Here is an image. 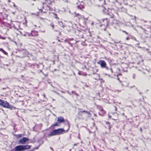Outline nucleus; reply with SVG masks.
Masks as SVG:
<instances>
[{"instance_id": "nucleus-21", "label": "nucleus", "mask_w": 151, "mask_h": 151, "mask_svg": "<svg viewBox=\"0 0 151 151\" xmlns=\"http://www.w3.org/2000/svg\"><path fill=\"white\" fill-rule=\"evenodd\" d=\"M16 137L17 138H20L22 137V135L21 134H17L16 135Z\"/></svg>"}, {"instance_id": "nucleus-58", "label": "nucleus", "mask_w": 151, "mask_h": 151, "mask_svg": "<svg viewBox=\"0 0 151 151\" xmlns=\"http://www.w3.org/2000/svg\"><path fill=\"white\" fill-rule=\"evenodd\" d=\"M77 42H78L77 41H76L75 43H76Z\"/></svg>"}, {"instance_id": "nucleus-49", "label": "nucleus", "mask_w": 151, "mask_h": 151, "mask_svg": "<svg viewBox=\"0 0 151 151\" xmlns=\"http://www.w3.org/2000/svg\"><path fill=\"white\" fill-rule=\"evenodd\" d=\"M139 27H140L141 29H143V28H142V27H141V26H140Z\"/></svg>"}, {"instance_id": "nucleus-26", "label": "nucleus", "mask_w": 151, "mask_h": 151, "mask_svg": "<svg viewBox=\"0 0 151 151\" xmlns=\"http://www.w3.org/2000/svg\"><path fill=\"white\" fill-rule=\"evenodd\" d=\"M122 32H124V33H125L127 35H128V36H129V35H130V34H129L127 32H126V31H124V30H123V31H122Z\"/></svg>"}, {"instance_id": "nucleus-48", "label": "nucleus", "mask_w": 151, "mask_h": 151, "mask_svg": "<svg viewBox=\"0 0 151 151\" xmlns=\"http://www.w3.org/2000/svg\"><path fill=\"white\" fill-rule=\"evenodd\" d=\"M9 2H11L10 1V0H8Z\"/></svg>"}, {"instance_id": "nucleus-20", "label": "nucleus", "mask_w": 151, "mask_h": 151, "mask_svg": "<svg viewBox=\"0 0 151 151\" xmlns=\"http://www.w3.org/2000/svg\"><path fill=\"white\" fill-rule=\"evenodd\" d=\"M82 112L86 113L89 115H90L91 114L90 112H89L86 111L85 110H83L82 111Z\"/></svg>"}, {"instance_id": "nucleus-2", "label": "nucleus", "mask_w": 151, "mask_h": 151, "mask_svg": "<svg viewBox=\"0 0 151 151\" xmlns=\"http://www.w3.org/2000/svg\"><path fill=\"white\" fill-rule=\"evenodd\" d=\"M74 16L78 17L79 21L82 22L84 25L86 24V22L88 20L87 18H85L83 16L76 12L74 13Z\"/></svg>"}, {"instance_id": "nucleus-13", "label": "nucleus", "mask_w": 151, "mask_h": 151, "mask_svg": "<svg viewBox=\"0 0 151 151\" xmlns=\"http://www.w3.org/2000/svg\"><path fill=\"white\" fill-rule=\"evenodd\" d=\"M105 113V111L103 109L100 111L99 114V115L103 116Z\"/></svg>"}, {"instance_id": "nucleus-40", "label": "nucleus", "mask_w": 151, "mask_h": 151, "mask_svg": "<svg viewBox=\"0 0 151 151\" xmlns=\"http://www.w3.org/2000/svg\"><path fill=\"white\" fill-rule=\"evenodd\" d=\"M111 11L112 12H114V9H112L111 10Z\"/></svg>"}, {"instance_id": "nucleus-24", "label": "nucleus", "mask_w": 151, "mask_h": 151, "mask_svg": "<svg viewBox=\"0 0 151 151\" xmlns=\"http://www.w3.org/2000/svg\"><path fill=\"white\" fill-rule=\"evenodd\" d=\"M71 93L73 94H75L76 95L78 96V95L77 94V93H76V92L75 91H72L71 92Z\"/></svg>"}, {"instance_id": "nucleus-10", "label": "nucleus", "mask_w": 151, "mask_h": 151, "mask_svg": "<svg viewBox=\"0 0 151 151\" xmlns=\"http://www.w3.org/2000/svg\"><path fill=\"white\" fill-rule=\"evenodd\" d=\"M15 151H21L23 150L22 145L17 146L15 147Z\"/></svg>"}, {"instance_id": "nucleus-63", "label": "nucleus", "mask_w": 151, "mask_h": 151, "mask_svg": "<svg viewBox=\"0 0 151 151\" xmlns=\"http://www.w3.org/2000/svg\"><path fill=\"white\" fill-rule=\"evenodd\" d=\"M1 79L0 78V81H1Z\"/></svg>"}, {"instance_id": "nucleus-46", "label": "nucleus", "mask_w": 151, "mask_h": 151, "mask_svg": "<svg viewBox=\"0 0 151 151\" xmlns=\"http://www.w3.org/2000/svg\"><path fill=\"white\" fill-rule=\"evenodd\" d=\"M110 70H111V72H112V73L113 71H112V69H110Z\"/></svg>"}, {"instance_id": "nucleus-34", "label": "nucleus", "mask_w": 151, "mask_h": 151, "mask_svg": "<svg viewBox=\"0 0 151 151\" xmlns=\"http://www.w3.org/2000/svg\"><path fill=\"white\" fill-rule=\"evenodd\" d=\"M110 16L111 18H113L114 16V14H112L110 15Z\"/></svg>"}, {"instance_id": "nucleus-3", "label": "nucleus", "mask_w": 151, "mask_h": 151, "mask_svg": "<svg viewBox=\"0 0 151 151\" xmlns=\"http://www.w3.org/2000/svg\"><path fill=\"white\" fill-rule=\"evenodd\" d=\"M64 131V130L62 128L54 129L48 135V136L50 137L55 135H60L62 134Z\"/></svg>"}, {"instance_id": "nucleus-9", "label": "nucleus", "mask_w": 151, "mask_h": 151, "mask_svg": "<svg viewBox=\"0 0 151 151\" xmlns=\"http://www.w3.org/2000/svg\"><path fill=\"white\" fill-rule=\"evenodd\" d=\"M31 37H37L38 35V32L35 30L32 31L30 33Z\"/></svg>"}, {"instance_id": "nucleus-31", "label": "nucleus", "mask_w": 151, "mask_h": 151, "mask_svg": "<svg viewBox=\"0 0 151 151\" xmlns=\"http://www.w3.org/2000/svg\"><path fill=\"white\" fill-rule=\"evenodd\" d=\"M82 75L85 76H86L87 75V74L86 73H83Z\"/></svg>"}, {"instance_id": "nucleus-36", "label": "nucleus", "mask_w": 151, "mask_h": 151, "mask_svg": "<svg viewBox=\"0 0 151 151\" xmlns=\"http://www.w3.org/2000/svg\"><path fill=\"white\" fill-rule=\"evenodd\" d=\"M2 101L3 100L0 99V105H1V103L2 102Z\"/></svg>"}, {"instance_id": "nucleus-28", "label": "nucleus", "mask_w": 151, "mask_h": 151, "mask_svg": "<svg viewBox=\"0 0 151 151\" xmlns=\"http://www.w3.org/2000/svg\"><path fill=\"white\" fill-rule=\"evenodd\" d=\"M65 42H68V43L69 42H70V40L68 39H66L65 40Z\"/></svg>"}, {"instance_id": "nucleus-44", "label": "nucleus", "mask_w": 151, "mask_h": 151, "mask_svg": "<svg viewBox=\"0 0 151 151\" xmlns=\"http://www.w3.org/2000/svg\"><path fill=\"white\" fill-rule=\"evenodd\" d=\"M109 118H110L111 116L109 114Z\"/></svg>"}, {"instance_id": "nucleus-6", "label": "nucleus", "mask_w": 151, "mask_h": 151, "mask_svg": "<svg viewBox=\"0 0 151 151\" xmlns=\"http://www.w3.org/2000/svg\"><path fill=\"white\" fill-rule=\"evenodd\" d=\"M29 140V139L26 137H24L20 139L19 141V144H25L27 141Z\"/></svg>"}, {"instance_id": "nucleus-5", "label": "nucleus", "mask_w": 151, "mask_h": 151, "mask_svg": "<svg viewBox=\"0 0 151 151\" xmlns=\"http://www.w3.org/2000/svg\"><path fill=\"white\" fill-rule=\"evenodd\" d=\"M101 26H104V28H103L102 29L105 30L106 27L108 25L109 23L107 19L106 18L103 19L101 22Z\"/></svg>"}, {"instance_id": "nucleus-62", "label": "nucleus", "mask_w": 151, "mask_h": 151, "mask_svg": "<svg viewBox=\"0 0 151 151\" xmlns=\"http://www.w3.org/2000/svg\"><path fill=\"white\" fill-rule=\"evenodd\" d=\"M109 36L110 35V34H109Z\"/></svg>"}, {"instance_id": "nucleus-51", "label": "nucleus", "mask_w": 151, "mask_h": 151, "mask_svg": "<svg viewBox=\"0 0 151 151\" xmlns=\"http://www.w3.org/2000/svg\"><path fill=\"white\" fill-rule=\"evenodd\" d=\"M50 149H51L52 150H53V148H51V147H50Z\"/></svg>"}, {"instance_id": "nucleus-37", "label": "nucleus", "mask_w": 151, "mask_h": 151, "mask_svg": "<svg viewBox=\"0 0 151 151\" xmlns=\"http://www.w3.org/2000/svg\"><path fill=\"white\" fill-rule=\"evenodd\" d=\"M100 27H102L101 28V29L102 30H104V29H102L103 28H104V26H101V25H100Z\"/></svg>"}, {"instance_id": "nucleus-27", "label": "nucleus", "mask_w": 151, "mask_h": 151, "mask_svg": "<svg viewBox=\"0 0 151 151\" xmlns=\"http://www.w3.org/2000/svg\"><path fill=\"white\" fill-rule=\"evenodd\" d=\"M58 123H56L55 124H54L53 125H52V126L54 127L55 126H59V125H58Z\"/></svg>"}, {"instance_id": "nucleus-64", "label": "nucleus", "mask_w": 151, "mask_h": 151, "mask_svg": "<svg viewBox=\"0 0 151 151\" xmlns=\"http://www.w3.org/2000/svg\"><path fill=\"white\" fill-rule=\"evenodd\" d=\"M134 18H136L135 17H134Z\"/></svg>"}, {"instance_id": "nucleus-59", "label": "nucleus", "mask_w": 151, "mask_h": 151, "mask_svg": "<svg viewBox=\"0 0 151 151\" xmlns=\"http://www.w3.org/2000/svg\"><path fill=\"white\" fill-rule=\"evenodd\" d=\"M115 110H116V107H115Z\"/></svg>"}, {"instance_id": "nucleus-33", "label": "nucleus", "mask_w": 151, "mask_h": 151, "mask_svg": "<svg viewBox=\"0 0 151 151\" xmlns=\"http://www.w3.org/2000/svg\"><path fill=\"white\" fill-rule=\"evenodd\" d=\"M68 44H69V45H70V46L71 47H73V44L71 43L70 42H68Z\"/></svg>"}, {"instance_id": "nucleus-43", "label": "nucleus", "mask_w": 151, "mask_h": 151, "mask_svg": "<svg viewBox=\"0 0 151 151\" xmlns=\"http://www.w3.org/2000/svg\"><path fill=\"white\" fill-rule=\"evenodd\" d=\"M93 24H94V23H93V22H92V23H91V24L92 25H93Z\"/></svg>"}, {"instance_id": "nucleus-39", "label": "nucleus", "mask_w": 151, "mask_h": 151, "mask_svg": "<svg viewBox=\"0 0 151 151\" xmlns=\"http://www.w3.org/2000/svg\"><path fill=\"white\" fill-rule=\"evenodd\" d=\"M78 144H79V143H78V144H75L73 146H76Z\"/></svg>"}, {"instance_id": "nucleus-50", "label": "nucleus", "mask_w": 151, "mask_h": 151, "mask_svg": "<svg viewBox=\"0 0 151 151\" xmlns=\"http://www.w3.org/2000/svg\"><path fill=\"white\" fill-rule=\"evenodd\" d=\"M111 127L110 126H109V129H110L111 128Z\"/></svg>"}, {"instance_id": "nucleus-32", "label": "nucleus", "mask_w": 151, "mask_h": 151, "mask_svg": "<svg viewBox=\"0 0 151 151\" xmlns=\"http://www.w3.org/2000/svg\"><path fill=\"white\" fill-rule=\"evenodd\" d=\"M135 77H136L135 74H133V76H132V77H133V78L135 79Z\"/></svg>"}, {"instance_id": "nucleus-42", "label": "nucleus", "mask_w": 151, "mask_h": 151, "mask_svg": "<svg viewBox=\"0 0 151 151\" xmlns=\"http://www.w3.org/2000/svg\"><path fill=\"white\" fill-rule=\"evenodd\" d=\"M43 96L45 98V94H44L43 95Z\"/></svg>"}, {"instance_id": "nucleus-54", "label": "nucleus", "mask_w": 151, "mask_h": 151, "mask_svg": "<svg viewBox=\"0 0 151 151\" xmlns=\"http://www.w3.org/2000/svg\"><path fill=\"white\" fill-rule=\"evenodd\" d=\"M140 131H141V130H142V129L141 128H140Z\"/></svg>"}, {"instance_id": "nucleus-61", "label": "nucleus", "mask_w": 151, "mask_h": 151, "mask_svg": "<svg viewBox=\"0 0 151 151\" xmlns=\"http://www.w3.org/2000/svg\"><path fill=\"white\" fill-rule=\"evenodd\" d=\"M115 13H116V14H117V13H116V12H115Z\"/></svg>"}, {"instance_id": "nucleus-14", "label": "nucleus", "mask_w": 151, "mask_h": 151, "mask_svg": "<svg viewBox=\"0 0 151 151\" xmlns=\"http://www.w3.org/2000/svg\"><path fill=\"white\" fill-rule=\"evenodd\" d=\"M18 26L17 27L15 25H14V28L15 29H17V30H18L19 29H21L20 27V26L19 24H18Z\"/></svg>"}, {"instance_id": "nucleus-45", "label": "nucleus", "mask_w": 151, "mask_h": 151, "mask_svg": "<svg viewBox=\"0 0 151 151\" xmlns=\"http://www.w3.org/2000/svg\"><path fill=\"white\" fill-rule=\"evenodd\" d=\"M41 32H45V31H41Z\"/></svg>"}, {"instance_id": "nucleus-16", "label": "nucleus", "mask_w": 151, "mask_h": 151, "mask_svg": "<svg viewBox=\"0 0 151 151\" xmlns=\"http://www.w3.org/2000/svg\"><path fill=\"white\" fill-rule=\"evenodd\" d=\"M0 51L3 52L4 54L5 55H7V53L5 51H4L3 49L2 48H0Z\"/></svg>"}, {"instance_id": "nucleus-19", "label": "nucleus", "mask_w": 151, "mask_h": 151, "mask_svg": "<svg viewBox=\"0 0 151 151\" xmlns=\"http://www.w3.org/2000/svg\"><path fill=\"white\" fill-rule=\"evenodd\" d=\"M25 36H28V37H31L30 33L26 32L25 33Z\"/></svg>"}, {"instance_id": "nucleus-35", "label": "nucleus", "mask_w": 151, "mask_h": 151, "mask_svg": "<svg viewBox=\"0 0 151 151\" xmlns=\"http://www.w3.org/2000/svg\"><path fill=\"white\" fill-rule=\"evenodd\" d=\"M82 73H81V72L79 71L78 73V74L79 75H82Z\"/></svg>"}, {"instance_id": "nucleus-22", "label": "nucleus", "mask_w": 151, "mask_h": 151, "mask_svg": "<svg viewBox=\"0 0 151 151\" xmlns=\"http://www.w3.org/2000/svg\"><path fill=\"white\" fill-rule=\"evenodd\" d=\"M101 1V6H103L104 4H105V0H102Z\"/></svg>"}, {"instance_id": "nucleus-15", "label": "nucleus", "mask_w": 151, "mask_h": 151, "mask_svg": "<svg viewBox=\"0 0 151 151\" xmlns=\"http://www.w3.org/2000/svg\"><path fill=\"white\" fill-rule=\"evenodd\" d=\"M129 37H130V38L131 39H132V40H134L136 41H137L136 38L135 37H134V36L132 35L131 34L129 35Z\"/></svg>"}, {"instance_id": "nucleus-12", "label": "nucleus", "mask_w": 151, "mask_h": 151, "mask_svg": "<svg viewBox=\"0 0 151 151\" xmlns=\"http://www.w3.org/2000/svg\"><path fill=\"white\" fill-rule=\"evenodd\" d=\"M22 146L23 150L29 149L30 147V146L28 145H22Z\"/></svg>"}, {"instance_id": "nucleus-29", "label": "nucleus", "mask_w": 151, "mask_h": 151, "mask_svg": "<svg viewBox=\"0 0 151 151\" xmlns=\"http://www.w3.org/2000/svg\"><path fill=\"white\" fill-rule=\"evenodd\" d=\"M147 51L151 55V52L148 49H147Z\"/></svg>"}, {"instance_id": "nucleus-38", "label": "nucleus", "mask_w": 151, "mask_h": 151, "mask_svg": "<svg viewBox=\"0 0 151 151\" xmlns=\"http://www.w3.org/2000/svg\"><path fill=\"white\" fill-rule=\"evenodd\" d=\"M25 33L26 32H24V33H22V35L25 36Z\"/></svg>"}, {"instance_id": "nucleus-41", "label": "nucleus", "mask_w": 151, "mask_h": 151, "mask_svg": "<svg viewBox=\"0 0 151 151\" xmlns=\"http://www.w3.org/2000/svg\"><path fill=\"white\" fill-rule=\"evenodd\" d=\"M69 40H70H70H73V38H71V39H69Z\"/></svg>"}, {"instance_id": "nucleus-52", "label": "nucleus", "mask_w": 151, "mask_h": 151, "mask_svg": "<svg viewBox=\"0 0 151 151\" xmlns=\"http://www.w3.org/2000/svg\"><path fill=\"white\" fill-rule=\"evenodd\" d=\"M117 79L118 80H119V81L120 82H121V81H119V78H118Z\"/></svg>"}, {"instance_id": "nucleus-7", "label": "nucleus", "mask_w": 151, "mask_h": 151, "mask_svg": "<svg viewBox=\"0 0 151 151\" xmlns=\"http://www.w3.org/2000/svg\"><path fill=\"white\" fill-rule=\"evenodd\" d=\"M77 8L78 9L82 10L84 8V4L83 2H81L79 1L77 3Z\"/></svg>"}, {"instance_id": "nucleus-55", "label": "nucleus", "mask_w": 151, "mask_h": 151, "mask_svg": "<svg viewBox=\"0 0 151 151\" xmlns=\"http://www.w3.org/2000/svg\"><path fill=\"white\" fill-rule=\"evenodd\" d=\"M68 125L69 126V125H69V123H68Z\"/></svg>"}, {"instance_id": "nucleus-1", "label": "nucleus", "mask_w": 151, "mask_h": 151, "mask_svg": "<svg viewBox=\"0 0 151 151\" xmlns=\"http://www.w3.org/2000/svg\"><path fill=\"white\" fill-rule=\"evenodd\" d=\"M51 3L50 1H47L40 4L38 7V9L40 11L43 13H46L48 11H52L53 9L50 7V5H48V4Z\"/></svg>"}, {"instance_id": "nucleus-53", "label": "nucleus", "mask_w": 151, "mask_h": 151, "mask_svg": "<svg viewBox=\"0 0 151 151\" xmlns=\"http://www.w3.org/2000/svg\"><path fill=\"white\" fill-rule=\"evenodd\" d=\"M79 151H83V150H80Z\"/></svg>"}, {"instance_id": "nucleus-4", "label": "nucleus", "mask_w": 151, "mask_h": 151, "mask_svg": "<svg viewBox=\"0 0 151 151\" xmlns=\"http://www.w3.org/2000/svg\"><path fill=\"white\" fill-rule=\"evenodd\" d=\"M97 63L100 65L101 68H105L107 70H109V68L106 66V64L104 60H99L98 62Z\"/></svg>"}, {"instance_id": "nucleus-60", "label": "nucleus", "mask_w": 151, "mask_h": 151, "mask_svg": "<svg viewBox=\"0 0 151 151\" xmlns=\"http://www.w3.org/2000/svg\"><path fill=\"white\" fill-rule=\"evenodd\" d=\"M94 116H96V114H94Z\"/></svg>"}, {"instance_id": "nucleus-30", "label": "nucleus", "mask_w": 151, "mask_h": 151, "mask_svg": "<svg viewBox=\"0 0 151 151\" xmlns=\"http://www.w3.org/2000/svg\"><path fill=\"white\" fill-rule=\"evenodd\" d=\"M130 37H129V36L128 37H127L126 38V40H129V39H130Z\"/></svg>"}, {"instance_id": "nucleus-47", "label": "nucleus", "mask_w": 151, "mask_h": 151, "mask_svg": "<svg viewBox=\"0 0 151 151\" xmlns=\"http://www.w3.org/2000/svg\"><path fill=\"white\" fill-rule=\"evenodd\" d=\"M56 15V16L55 17V18H58L57 17L56 15Z\"/></svg>"}, {"instance_id": "nucleus-8", "label": "nucleus", "mask_w": 151, "mask_h": 151, "mask_svg": "<svg viewBox=\"0 0 151 151\" xmlns=\"http://www.w3.org/2000/svg\"><path fill=\"white\" fill-rule=\"evenodd\" d=\"M1 105L3 106L4 107L7 108H10V106L9 104L6 101H3Z\"/></svg>"}, {"instance_id": "nucleus-56", "label": "nucleus", "mask_w": 151, "mask_h": 151, "mask_svg": "<svg viewBox=\"0 0 151 151\" xmlns=\"http://www.w3.org/2000/svg\"><path fill=\"white\" fill-rule=\"evenodd\" d=\"M86 87H88V86H87V85H86Z\"/></svg>"}, {"instance_id": "nucleus-23", "label": "nucleus", "mask_w": 151, "mask_h": 151, "mask_svg": "<svg viewBox=\"0 0 151 151\" xmlns=\"http://www.w3.org/2000/svg\"><path fill=\"white\" fill-rule=\"evenodd\" d=\"M97 108L100 110V111L103 109L102 107L100 106H97Z\"/></svg>"}, {"instance_id": "nucleus-11", "label": "nucleus", "mask_w": 151, "mask_h": 151, "mask_svg": "<svg viewBox=\"0 0 151 151\" xmlns=\"http://www.w3.org/2000/svg\"><path fill=\"white\" fill-rule=\"evenodd\" d=\"M57 121L58 123H63L64 122V119L63 117L60 116L58 118Z\"/></svg>"}, {"instance_id": "nucleus-57", "label": "nucleus", "mask_w": 151, "mask_h": 151, "mask_svg": "<svg viewBox=\"0 0 151 151\" xmlns=\"http://www.w3.org/2000/svg\"><path fill=\"white\" fill-rule=\"evenodd\" d=\"M150 29H151V26L150 27Z\"/></svg>"}, {"instance_id": "nucleus-18", "label": "nucleus", "mask_w": 151, "mask_h": 151, "mask_svg": "<svg viewBox=\"0 0 151 151\" xmlns=\"http://www.w3.org/2000/svg\"><path fill=\"white\" fill-rule=\"evenodd\" d=\"M58 23H59V25L61 27H65L64 25L63 24L62 22H59Z\"/></svg>"}, {"instance_id": "nucleus-17", "label": "nucleus", "mask_w": 151, "mask_h": 151, "mask_svg": "<svg viewBox=\"0 0 151 151\" xmlns=\"http://www.w3.org/2000/svg\"><path fill=\"white\" fill-rule=\"evenodd\" d=\"M79 112L78 114L79 116H81L82 115V109H78Z\"/></svg>"}, {"instance_id": "nucleus-25", "label": "nucleus", "mask_w": 151, "mask_h": 151, "mask_svg": "<svg viewBox=\"0 0 151 151\" xmlns=\"http://www.w3.org/2000/svg\"><path fill=\"white\" fill-rule=\"evenodd\" d=\"M50 25L52 27V29H53L54 28V24L53 23H51L50 24Z\"/></svg>"}]
</instances>
